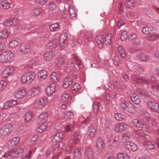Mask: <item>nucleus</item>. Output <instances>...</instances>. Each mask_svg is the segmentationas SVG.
<instances>
[{
	"instance_id": "obj_39",
	"label": "nucleus",
	"mask_w": 159,
	"mask_h": 159,
	"mask_svg": "<svg viewBox=\"0 0 159 159\" xmlns=\"http://www.w3.org/2000/svg\"><path fill=\"white\" fill-rule=\"evenodd\" d=\"M128 104V107L125 111V112L127 113H134L135 112V110L134 105L131 103H129Z\"/></svg>"
},
{
	"instance_id": "obj_53",
	"label": "nucleus",
	"mask_w": 159,
	"mask_h": 159,
	"mask_svg": "<svg viewBox=\"0 0 159 159\" xmlns=\"http://www.w3.org/2000/svg\"><path fill=\"white\" fill-rule=\"evenodd\" d=\"M47 126L44 125H41L37 129V131L39 133H42L46 130L47 128Z\"/></svg>"
},
{
	"instance_id": "obj_43",
	"label": "nucleus",
	"mask_w": 159,
	"mask_h": 159,
	"mask_svg": "<svg viewBox=\"0 0 159 159\" xmlns=\"http://www.w3.org/2000/svg\"><path fill=\"white\" fill-rule=\"evenodd\" d=\"M32 113L30 111H27L24 116L25 121L27 122L29 121L32 119Z\"/></svg>"
},
{
	"instance_id": "obj_41",
	"label": "nucleus",
	"mask_w": 159,
	"mask_h": 159,
	"mask_svg": "<svg viewBox=\"0 0 159 159\" xmlns=\"http://www.w3.org/2000/svg\"><path fill=\"white\" fill-rule=\"evenodd\" d=\"M96 40L97 43L99 45L100 48L103 47L104 41L102 35H98L97 37Z\"/></svg>"
},
{
	"instance_id": "obj_5",
	"label": "nucleus",
	"mask_w": 159,
	"mask_h": 159,
	"mask_svg": "<svg viewBox=\"0 0 159 159\" xmlns=\"http://www.w3.org/2000/svg\"><path fill=\"white\" fill-rule=\"evenodd\" d=\"M129 128L127 124L124 122L119 123L115 127V131L116 132H121L125 131Z\"/></svg>"
},
{
	"instance_id": "obj_48",
	"label": "nucleus",
	"mask_w": 159,
	"mask_h": 159,
	"mask_svg": "<svg viewBox=\"0 0 159 159\" xmlns=\"http://www.w3.org/2000/svg\"><path fill=\"white\" fill-rule=\"evenodd\" d=\"M159 37V36L157 34H151L149 36L147 37V39L149 41H152L156 40L158 39Z\"/></svg>"
},
{
	"instance_id": "obj_64",
	"label": "nucleus",
	"mask_w": 159,
	"mask_h": 159,
	"mask_svg": "<svg viewBox=\"0 0 159 159\" xmlns=\"http://www.w3.org/2000/svg\"><path fill=\"white\" fill-rule=\"evenodd\" d=\"M74 157L76 158H80L81 156L80 151L78 149H76L74 153Z\"/></svg>"
},
{
	"instance_id": "obj_54",
	"label": "nucleus",
	"mask_w": 159,
	"mask_h": 159,
	"mask_svg": "<svg viewBox=\"0 0 159 159\" xmlns=\"http://www.w3.org/2000/svg\"><path fill=\"white\" fill-rule=\"evenodd\" d=\"M57 8L56 4L52 2H51L48 4L47 8L49 11H52L55 10Z\"/></svg>"
},
{
	"instance_id": "obj_28",
	"label": "nucleus",
	"mask_w": 159,
	"mask_h": 159,
	"mask_svg": "<svg viewBox=\"0 0 159 159\" xmlns=\"http://www.w3.org/2000/svg\"><path fill=\"white\" fill-rule=\"evenodd\" d=\"M73 83L72 79L69 77L66 78L63 83V87L65 88H67Z\"/></svg>"
},
{
	"instance_id": "obj_3",
	"label": "nucleus",
	"mask_w": 159,
	"mask_h": 159,
	"mask_svg": "<svg viewBox=\"0 0 159 159\" xmlns=\"http://www.w3.org/2000/svg\"><path fill=\"white\" fill-rule=\"evenodd\" d=\"M14 70V68L11 66H8L6 67L1 73V76L2 77L6 78L12 75Z\"/></svg>"
},
{
	"instance_id": "obj_8",
	"label": "nucleus",
	"mask_w": 159,
	"mask_h": 159,
	"mask_svg": "<svg viewBox=\"0 0 159 159\" xmlns=\"http://www.w3.org/2000/svg\"><path fill=\"white\" fill-rule=\"evenodd\" d=\"M18 52L22 54H25L30 52L31 50L30 46L29 44H21L18 48Z\"/></svg>"
},
{
	"instance_id": "obj_60",
	"label": "nucleus",
	"mask_w": 159,
	"mask_h": 159,
	"mask_svg": "<svg viewBox=\"0 0 159 159\" xmlns=\"http://www.w3.org/2000/svg\"><path fill=\"white\" fill-rule=\"evenodd\" d=\"M93 108L95 113H98L99 111V104L97 102H94L93 104Z\"/></svg>"
},
{
	"instance_id": "obj_42",
	"label": "nucleus",
	"mask_w": 159,
	"mask_h": 159,
	"mask_svg": "<svg viewBox=\"0 0 159 159\" xmlns=\"http://www.w3.org/2000/svg\"><path fill=\"white\" fill-rule=\"evenodd\" d=\"M118 159H129V156L124 152H120L117 154Z\"/></svg>"
},
{
	"instance_id": "obj_17",
	"label": "nucleus",
	"mask_w": 159,
	"mask_h": 159,
	"mask_svg": "<svg viewBox=\"0 0 159 159\" xmlns=\"http://www.w3.org/2000/svg\"><path fill=\"white\" fill-rule=\"evenodd\" d=\"M50 80L52 82H57L60 80L59 72H53L50 75Z\"/></svg>"
},
{
	"instance_id": "obj_30",
	"label": "nucleus",
	"mask_w": 159,
	"mask_h": 159,
	"mask_svg": "<svg viewBox=\"0 0 159 159\" xmlns=\"http://www.w3.org/2000/svg\"><path fill=\"white\" fill-rule=\"evenodd\" d=\"M81 138V136L79 133L78 132H76L73 134L72 140L74 143H76L80 141Z\"/></svg>"
},
{
	"instance_id": "obj_47",
	"label": "nucleus",
	"mask_w": 159,
	"mask_h": 159,
	"mask_svg": "<svg viewBox=\"0 0 159 159\" xmlns=\"http://www.w3.org/2000/svg\"><path fill=\"white\" fill-rule=\"evenodd\" d=\"M2 1V7L3 9H8L10 8L11 6L10 3L7 0H3Z\"/></svg>"
},
{
	"instance_id": "obj_15",
	"label": "nucleus",
	"mask_w": 159,
	"mask_h": 159,
	"mask_svg": "<svg viewBox=\"0 0 159 159\" xmlns=\"http://www.w3.org/2000/svg\"><path fill=\"white\" fill-rule=\"evenodd\" d=\"M20 139L18 137H14L9 140L7 142L9 148L17 144L20 142Z\"/></svg>"
},
{
	"instance_id": "obj_50",
	"label": "nucleus",
	"mask_w": 159,
	"mask_h": 159,
	"mask_svg": "<svg viewBox=\"0 0 159 159\" xmlns=\"http://www.w3.org/2000/svg\"><path fill=\"white\" fill-rule=\"evenodd\" d=\"M115 117L116 119L118 120L122 121L125 118L124 116L122 115L120 113H116L115 115Z\"/></svg>"
},
{
	"instance_id": "obj_51",
	"label": "nucleus",
	"mask_w": 159,
	"mask_h": 159,
	"mask_svg": "<svg viewBox=\"0 0 159 159\" xmlns=\"http://www.w3.org/2000/svg\"><path fill=\"white\" fill-rule=\"evenodd\" d=\"M86 155L89 159H93L94 157L93 153L90 149L88 148V150H86Z\"/></svg>"
},
{
	"instance_id": "obj_55",
	"label": "nucleus",
	"mask_w": 159,
	"mask_h": 159,
	"mask_svg": "<svg viewBox=\"0 0 159 159\" xmlns=\"http://www.w3.org/2000/svg\"><path fill=\"white\" fill-rule=\"evenodd\" d=\"M80 89V86L78 83H76L72 88V91L73 93L78 91Z\"/></svg>"
},
{
	"instance_id": "obj_63",
	"label": "nucleus",
	"mask_w": 159,
	"mask_h": 159,
	"mask_svg": "<svg viewBox=\"0 0 159 159\" xmlns=\"http://www.w3.org/2000/svg\"><path fill=\"white\" fill-rule=\"evenodd\" d=\"M128 38L127 32L124 31L122 33L120 36V39L122 41L126 40Z\"/></svg>"
},
{
	"instance_id": "obj_24",
	"label": "nucleus",
	"mask_w": 159,
	"mask_h": 159,
	"mask_svg": "<svg viewBox=\"0 0 159 159\" xmlns=\"http://www.w3.org/2000/svg\"><path fill=\"white\" fill-rule=\"evenodd\" d=\"M25 153V150L22 148H20L15 151H13V155L16 157L22 156Z\"/></svg>"
},
{
	"instance_id": "obj_10",
	"label": "nucleus",
	"mask_w": 159,
	"mask_h": 159,
	"mask_svg": "<svg viewBox=\"0 0 159 159\" xmlns=\"http://www.w3.org/2000/svg\"><path fill=\"white\" fill-rule=\"evenodd\" d=\"M20 39L17 38H13L9 41L8 46L10 48H14L20 44Z\"/></svg>"
},
{
	"instance_id": "obj_6",
	"label": "nucleus",
	"mask_w": 159,
	"mask_h": 159,
	"mask_svg": "<svg viewBox=\"0 0 159 159\" xmlns=\"http://www.w3.org/2000/svg\"><path fill=\"white\" fill-rule=\"evenodd\" d=\"M140 115L141 116H143L149 124L152 125H154V120L148 112L143 110L141 111Z\"/></svg>"
},
{
	"instance_id": "obj_33",
	"label": "nucleus",
	"mask_w": 159,
	"mask_h": 159,
	"mask_svg": "<svg viewBox=\"0 0 159 159\" xmlns=\"http://www.w3.org/2000/svg\"><path fill=\"white\" fill-rule=\"evenodd\" d=\"M108 143L110 146L116 148L119 145L120 142L118 140L113 138L109 140Z\"/></svg>"
},
{
	"instance_id": "obj_14",
	"label": "nucleus",
	"mask_w": 159,
	"mask_h": 159,
	"mask_svg": "<svg viewBox=\"0 0 159 159\" xmlns=\"http://www.w3.org/2000/svg\"><path fill=\"white\" fill-rule=\"evenodd\" d=\"M71 98L70 94L68 92H65L61 96V100L65 103H70Z\"/></svg>"
},
{
	"instance_id": "obj_20",
	"label": "nucleus",
	"mask_w": 159,
	"mask_h": 159,
	"mask_svg": "<svg viewBox=\"0 0 159 159\" xmlns=\"http://www.w3.org/2000/svg\"><path fill=\"white\" fill-rule=\"evenodd\" d=\"M43 9L40 7L34 8L31 12L32 15L34 17L39 16L43 11Z\"/></svg>"
},
{
	"instance_id": "obj_45",
	"label": "nucleus",
	"mask_w": 159,
	"mask_h": 159,
	"mask_svg": "<svg viewBox=\"0 0 159 159\" xmlns=\"http://www.w3.org/2000/svg\"><path fill=\"white\" fill-rule=\"evenodd\" d=\"M112 34L109 33L105 37V43L107 45H109L111 44L112 41Z\"/></svg>"
},
{
	"instance_id": "obj_16",
	"label": "nucleus",
	"mask_w": 159,
	"mask_h": 159,
	"mask_svg": "<svg viewBox=\"0 0 159 159\" xmlns=\"http://www.w3.org/2000/svg\"><path fill=\"white\" fill-rule=\"evenodd\" d=\"M5 53L6 56V59L7 63H10L13 62L14 59V54L11 51L5 52Z\"/></svg>"
},
{
	"instance_id": "obj_21",
	"label": "nucleus",
	"mask_w": 159,
	"mask_h": 159,
	"mask_svg": "<svg viewBox=\"0 0 159 159\" xmlns=\"http://www.w3.org/2000/svg\"><path fill=\"white\" fill-rule=\"evenodd\" d=\"M38 75L41 80H45L46 79L48 75V72L47 70H42L39 71Z\"/></svg>"
},
{
	"instance_id": "obj_36",
	"label": "nucleus",
	"mask_w": 159,
	"mask_h": 159,
	"mask_svg": "<svg viewBox=\"0 0 159 159\" xmlns=\"http://www.w3.org/2000/svg\"><path fill=\"white\" fill-rule=\"evenodd\" d=\"M50 30L52 32L58 31L60 30V26L58 23L52 24L49 27Z\"/></svg>"
},
{
	"instance_id": "obj_37",
	"label": "nucleus",
	"mask_w": 159,
	"mask_h": 159,
	"mask_svg": "<svg viewBox=\"0 0 159 159\" xmlns=\"http://www.w3.org/2000/svg\"><path fill=\"white\" fill-rule=\"evenodd\" d=\"M143 145L148 150H153L155 148L154 144L149 141L145 142L143 143Z\"/></svg>"
},
{
	"instance_id": "obj_32",
	"label": "nucleus",
	"mask_w": 159,
	"mask_h": 159,
	"mask_svg": "<svg viewBox=\"0 0 159 159\" xmlns=\"http://www.w3.org/2000/svg\"><path fill=\"white\" fill-rule=\"evenodd\" d=\"M64 136L63 133H57L54 136L52 141L54 142H59L61 141Z\"/></svg>"
},
{
	"instance_id": "obj_27",
	"label": "nucleus",
	"mask_w": 159,
	"mask_h": 159,
	"mask_svg": "<svg viewBox=\"0 0 159 159\" xmlns=\"http://www.w3.org/2000/svg\"><path fill=\"white\" fill-rule=\"evenodd\" d=\"M48 114L46 112L42 113L40 114L37 119V122L40 123L46 121L48 119Z\"/></svg>"
},
{
	"instance_id": "obj_35",
	"label": "nucleus",
	"mask_w": 159,
	"mask_h": 159,
	"mask_svg": "<svg viewBox=\"0 0 159 159\" xmlns=\"http://www.w3.org/2000/svg\"><path fill=\"white\" fill-rule=\"evenodd\" d=\"M154 29V28L152 27H147L142 29V32L143 34H151L153 33V31Z\"/></svg>"
},
{
	"instance_id": "obj_23",
	"label": "nucleus",
	"mask_w": 159,
	"mask_h": 159,
	"mask_svg": "<svg viewBox=\"0 0 159 159\" xmlns=\"http://www.w3.org/2000/svg\"><path fill=\"white\" fill-rule=\"evenodd\" d=\"M125 5L128 8H133L136 5V2L134 0H126Z\"/></svg>"
},
{
	"instance_id": "obj_34",
	"label": "nucleus",
	"mask_w": 159,
	"mask_h": 159,
	"mask_svg": "<svg viewBox=\"0 0 159 159\" xmlns=\"http://www.w3.org/2000/svg\"><path fill=\"white\" fill-rule=\"evenodd\" d=\"M39 64V61L36 59H32L30 61L28 64L25 66V69L28 70L32 67L33 65H36Z\"/></svg>"
},
{
	"instance_id": "obj_13",
	"label": "nucleus",
	"mask_w": 159,
	"mask_h": 159,
	"mask_svg": "<svg viewBox=\"0 0 159 159\" xmlns=\"http://www.w3.org/2000/svg\"><path fill=\"white\" fill-rule=\"evenodd\" d=\"M57 90V87L56 86L50 85L47 87L46 89V92L48 96H50L56 93Z\"/></svg>"
},
{
	"instance_id": "obj_1",
	"label": "nucleus",
	"mask_w": 159,
	"mask_h": 159,
	"mask_svg": "<svg viewBox=\"0 0 159 159\" xmlns=\"http://www.w3.org/2000/svg\"><path fill=\"white\" fill-rule=\"evenodd\" d=\"M35 77L36 74L33 72H26L21 76V83L23 84H29L35 79Z\"/></svg>"
},
{
	"instance_id": "obj_40",
	"label": "nucleus",
	"mask_w": 159,
	"mask_h": 159,
	"mask_svg": "<svg viewBox=\"0 0 159 159\" xmlns=\"http://www.w3.org/2000/svg\"><path fill=\"white\" fill-rule=\"evenodd\" d=\"M132 138V135L129 133H125L122 136V139L128 142L131 140Z\"/></svg>"
},
{
	"instance_id": "obj_57",
	"label": "nucleus",
	"mask_w": 159,
	"mask_h": 159,
	"mask_svg": "<svg viewBox=\"0 0 159 159\" xmlns=\"http://www.w3.org/2000/svg\"><path fill=\"white\" fill-rule=\"evenodd\" d=\"M132 122L134 127L138 129L139 127V119L138 118H134Z\"/></svg>"
},
{
	"instance_id": "obj_58",
	"label": "nucleus",
	"mask_w": 159,
	"mask_h": 159,
	"mask_svg": "<svg viewBox=\"0 0 159 159\" xmlns=\"http://www.w3.org/2000/svg\"><path fill=\"white\" fill-rule=\"evenodd\" d=\"M12 25L13 26H17L20 23V20L16 18H11Z\"/></svg>"
},
{
	"instance_id": "obj_4",
	"label": "nucleus",
	"mask_w": 159,
	"mask_h": 159,
	"mask_svg": "<svg viewBox=\"0 0 159 159\" xmlns=\"http://www.w3.org/2000/svg\"><path fill=\"white\" fill-rule=\"evenodd\" d=\"M48 99L46 98H42L36 100L34 105L36 107L39 108H42L45 107L48 103Z\"/></svg>"
},
{
	"instance_id": "obj_18",
	"label": "nucleus",
	"mask_w": 159,
	"mask_h": 159,
	"mask_svg": "<svg viewBox=\"0 0 159 159\" xmlns=\"http://www.w3.org/2000/svg\"><path fill=\"white\" fill-rule=\"evenodd\" d=\"M55 55V53L54 52H48L44 54V58L46 62H49L52 60Z\"/></svg>"
},
{
	"instance_id": "obj_29",
	"label": "nucleus",
	"mask_w": 159,
	"mask_h": 159,
	"mask_svg": "<svg viewBox=\"0 0 159 159\" xmlns=\"http://www.w3.org/2000/svg\"><path fill=\"white\" fill-rule=\"evenodd\" d=\"M105 143L103 139L99 138L98 139L96 142V146L97 148L101 149L104 147Z\"/></svg>"
},
{
	"instance_id": "obj_31",
	"label": "nucleus",
	"mask_w": 159,
	"mask_h": 159,
	"mask_svg": "<svg viewBox=\"0 0 159 159\" xmlns=\"http://www.w3.org/2000/svg\"><path fill=\"white\" fill-rule=\"evenodd\" d=\"M132 102L137 105L139 104V96L135 93H132L130 94Z\"/></svg>"
},
{
	"instance_id": "obj_9",
	"label": "nucleus",
	"mask_w": 159,
	"mask_h": 159,
	"mask_svg": "<svg viewBox=\"0 0 159 159\" xmlns=\"http://www.w3.org/2000/svg\"><path fill=\"white\" fill-rule=\"evenodd\" d=\"M28 95L27 89H19L16 93L15 97L17 98H22Z\"/></svg>"
},
{
	"instance_id": "obj_38",
	"label": "nucleus",
	"mask_w": 159,
	"mask_h": 159,
	"mask_svg": "<svg viewBox=\"0 0 159 159\" xmlns=\"http://www.w3.org/2000/svg\"><path fill=\"white\" fill-rule=\"evenodd\" d=\"M96 129L93 127L90 126L89 127L88 133L90 138H94L96 134Z\"/></svg>"
},
{
	"instance_id": "obj_49",
	"label": "nucleus",
	"mask_w": 159,
	"mask_h": 159,
	"mask_svg": "<svg viewBox=\"0 0 159 159\" xmlns=\"http://www.w3.org/2000/svg\"><path fill=\"white\" fill-rule=\"evenodd\" d=\"M6 56L4 52H3L2 54L0 55V63L2 64L7 63Z\"/></svg>"
},
{
	"instance_id": "obj_62",
	"label": "nucleus",
	"mask_w": 159,
	"mask_h": 159,
	"mask_svg": "<svg viewBox=\"0 0 159 159\" xmlns=\"http://www.w3.org/2000/svg\"><path fill=\"white\" fill-rule=\"evenodd\" d=\"M2 25L5 26H12L11 18L6 20L2 23Z\"/></svg>"
},
{
	"instance_id": "obj_19",
	"label": "nucleus",
	"mask_w": 159,
	"mask_h": 159,
	"mask_svg": "<svg viewBox=\"0 0 159 159\" xmlns=\"http://www.w3.org/2000/svg\"><path fill=\"white\" fill-rule=\"evenodd\" d=\"M10 31L9 30L5 29L0 31V39H7L9 35Z\"/></svg>"
},
{
	"instance_id": "obj_2",
	"label": "nucleus",
	"mask_w": 159,
	"mask_h": 159,
	"mask_svg": "<svg viewBox=\"0 0 159 159\" xmlns=\"http://www.w3.org/2000/svg\"><path fill=\"white\" fill-rule=\"evenodd\" d=\"M12 125L9 123L3 126L0 130V134L3 138H6L11 134Z\"/></svg>"
},
{
	"instance_id": "obj_26",
	"label": "nucleus",
	"mask_w": 159,
	"mask_h": 159,
	"mask_svg": "<svg viewBox=\"0 0 159 159\" xmlns=\"http://www.w3.org/2000/svg\"><path fill=\"white\" fill-rule=\"evenodd\" d=\"M68 7L70 18L72 19L75 18L76 10L75 7L72 5L69 6Z\"/></svg>"
},
{
	"instance_id": "obj_52",
	"label": "nucleus",
	"mask_w": 159,
	"mask_h": 159,
	"mask_svg": "<svg viewBox=\"0 0 159 159\" xmlns=\"http://www.w3.org/2000/svg\"><path fill=\"white\" fill-rule=\"evenodd\" d=\"M64 62V58L62 57H60L57 59L56 64L58 66L60 67L63 65Z\"/></svg>"
},
{
	"instance_id": "obj_12",
	"label": "nucleus",
	"mask_w": 159,
	"mask_h": 159,
	"mask_svg": "<svg viewBox=\"0 0 159 159\" xmlns=\"http://www.w3.org/2000/svg\"><path fill=\"white\" fill-rule=\"evenodd\" d=\"M28 95L31 96L39 94L40 92V88L38 86H36L27 89Z\"/></svg>"
},
{
	"instance_id": "obj_44",
	"label": "nucleus",
	"mask_w": 159,
	"mask_h": 159,
	"mask_svg": "<svg viewBox=\"0 0 159 159\" xmlns=\"http://www.w3.org/2000/svg\"><path fill=\"white\" fill-rule=\"evenodd\" d=\"M118 49L121 57L125 58L126 57V53L123 47L121 46H119L118 47Z\"/></svg>"
},
{
	"instance_id": "obj_22",
	"label": "nucleus",
	"mask_w": 159,
	"mask_h": 159,
	"mask_svg": "<svg viewBox=\"0 0 159 159\" xmlns=\"http://www.w3.org/2000/svg\"><path fill=\"white\" fill-rule=\"evenodd\" d=\"M126 147L129 151H135L138 149L137 144L133 142H128L126 144Z\"/></svg>"
},
{
	"instance_id": "obj_61",
	"label": "nucleus",
	"mask_w": 159,
	"mask_h": 159,
	"mask_svg": "<svg viewBox=\"0 0 159 159\" xmlns=\"http://www.w3.org/2000/svg\"><path fill=\"white\" fill-rule=\"evenodd\" d=\"M13 12L16 15H18L19 16L22 15L21 10L19 7H16L13 10Z\"/></svg>"
},
{
	"instance_id": "obj_7",
	"label": "nucleus",
	"mask_w": 159,
	"mask_h": 159,
	"mask_svg": "<svg viewBox=\"0 0 159 159\" xmlns=\"http://www.w3.org/2000/svg\"><path fill=\"white\" fill-rule=\"evenodd\" d=\"M73 117V113L71 111H70L60 114L59 118L61 120H63V121L64 122V121L70 120L72 119Z\"/></svg>"
},
{
	"instance_id": "obj_56",
	"label": "nucleus",
	"mask_w": 159,
	"mask_h": 159,
	"mask_svg": "<svg viewBox=\"0 0 159 159\" xmlns=\"http://www.w3.org/2000/svg\"><path fill=\"white\" fill-rule=\"evenodd\" d=\"M149 59V57L143 53L140 56V60L143 62H145Z\"/></svg>"
},
{
	"instance_id": "obj_59",
	"label": "nucleus",
	"mask_w": 159,
	"mask_h": 159,
	"mask_svg": "<svg viewBox=\"0 0 159 159\" xmlns=\"http://www.w3.org/2000/svg\"><path fill=\"white\" fill-rule=\"evenodd\" d=\"M113 64L116 66H119L120 62L119 61V57L116 55L114 56L113 59Z\"/></svg>"
},
{
	"instance_id": "obj_46",
	"label": "nucleus",
	"mask_w": 159,
	"mask_h": 159,
	"mask_svg": "<svg viewBox=\"0 0 159 159\" xmlns=\"http://www.w3.org/2000/svg\"><path fill=\"white\" fill-rule=\"evenodd\" d=\"M75 61L77 65L79 66L81 65L82 62L80 58L74 54L71 55Z\"/></svg>"
},
{
	"instance_id": "obj_11",
	"label": "nucleus",
	"mask_w": 159,
	"mask_h": 159,
	"mask_svg": "<svg viewBox=\"0 0 159 159\" xmlns=\"http://www.w3.org/2000/svg\"><path fill=\"white\" fill-rule=\"evenodd\" d=\"M148 107L154 112L159 113V105L157 103L152 101L147 103Z\"/></svg>"
},
{
	"instance_id": "obj_25",
	"label": "nucleus",
	"mask_w": 159,
	"mask_h": 159,
	"mask_svg": "<svg viewBox=\"0 0 159 159\" xmlns=\"http://www.w3.org/2000/svg\"><path fill=\"white\" fill-rule=\"evenodd\" d=\"M58 44V41L57 39H55L51 40L48 43L47 46L50 48H56Z\"/></svg>"
}]
</instances>
